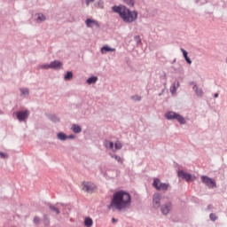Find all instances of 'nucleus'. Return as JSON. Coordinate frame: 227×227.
Instances as JSON below:
<instances>
[{
	"label": "nucleus",
	"instance_id": "1",
	"mask_svg": "<svg viewBox=\"0 0 227 227\" xmlns=\"http://www.w3.org/2000/svg\"><path fill=\"white\" fill-rule=\"evenodd\" d=\"M130 205H132V197L130 196V193L121 190L114 193L108 208L110 210H118L119 212H121V210L130 208Z\"/></svg>",
	"mask_w": 227,
	"mask_h": 227
},
{
	"label": "nucleus",
	"instance_id": "2",
	"mask_svg": "<svg viewBox=\"0 0 227 227\" xmlns=\"http://www.w3.org/2000/svg\"><path fill=\"white\" fill-rule=\"evenodd\" d=\"M112 10L114 13H119L121 19L127 24H132L137 20V12L129 11L125 5L114 6Z\"/></svg>",
	"mask_w": 227,
	"mask_h": 227
},
{
	"label": "nucleus",
	"instance_id": "3",
	"mask_svg": "<svg viewBox=\"0 0 227 227\" xmlns=\"http://www.w3.org/2000/svg\"><path fill=\"white\" fill-rule=\"evenodd\" d=\"M165 118L167 120H177V121H179V123H181V125H185V119L182 115H180L175 112L167 113L165 114Z\"/></svg>",
	"mask_w": 227,
	"mask_h": 227
},
{
	"label": "nucleus",
	"instance_id": "4",
	"mask_svg": "<svg viewBox=\"0 0 227 227\" xmlns=\"http://www.w3.org/2000/svg\"><path fill=\"white\" fill-rule=\"evenodd\" d=\"M153 187H154L156 191H168V189H169V184L161 183L160 179L154 178L153 183Z\"/></svg>",
	"mask_w": 227,
	"mask_h": 227
},
{
	"label": "nucleus",
	"instance_id": "5",
	"mask_svg": "<svg viewBox=\"0 0 227 227\" xmlns=\"http://www.w3.org/2000/svg\"><path fill=\"white\" fill-rule=\"evenodd\" d=\"M82 191H84L85 192H95V191H97V185H95V184L91 183V182H83L82 184Z\"/></svg>",
	"mask_w": 227,
	"mask_h": 227
},
{
	"label": "nucleus",
	"instance_id": "6",
	"mask_svg": "<svg viewBox=\"0 0 227 227\" xmlns=\"http://www.w3.org/2000/svg\"><path fill=\"white\" fill-rule=\"evenodd\" d=\"M201 181L203 182V184H205L206 185H207V187L211 189L216 187L215 181L207 176H202Z\"/></svg>",
	"mask_w": 227,
	"mask_h": 227
},
{
	"label": "nucleus",
	"instance_id": "7",
	"mask_svg": "<svg viewBox=\"0 0 227 227\" xmlns=\"http://www.w3.org/2000/svg\"><path fill=\"white\" fill-rule=\"evenodd\" d=\"M16 116L19 121H26L27 116H29V111H20L16 113Z\"/></svg>",
	"mask_w": 227,
	"mask_h": 227
},
{
	"label": "nucleus",
	"instance_id": "8",
	"mask_svg": "<svg viewBox=\"0 0 227 227\" xmlns=\"http://www.w3.org/2000/svg\"><path fill=\"white\" fill-rule=\"evenodd\" d=\"M178 176L184 178V180H186V182H193V180H196V177H194L192 175L187 174L184 171H179Z\"/></svg>",
	"mask_w": 227,
	"mask_h": 227
},
{
	"label": "nucleus",
	"instance_id": "9",
	"mask_svg": "<svg viewBox=\"0 0 227 227\" xmlns=\"http://www.w3.org/2000/svg\"><path fill=\"white\" fill-rule=\"evenodd\" d=\"M153 208H160V193L153 194Z\"/></svg>",
	"mask_w": 227,
	"mask_h": 227
},
{
	"label": "nucleus",
	"instance_id": "10",
	"mask_svg": "<svg viewBox=\"0 0 227 227\" xmlns=\"http://www.w3.org/2000/svg\"><path fill=\"white\" fill-rule=\"evenodd\" d=\"M172 207L173 206H172L171 202H167L166 204H164L161 207V213L164 215H168V214H169V212L171 211Z\"/></svg>",
	"mask_w": 227,
	"mask_h": 227
},
{
	"label": "nucleus",
	"instance_id": "11",
	"mask_svg": "<svg viewBox=\"0 0 227 227\" xmlns=\"http://www.w3.org/2000/svg\"><path fill=\"white\" fill-rule=\"evenodd\" d=\"M50 67L54 70H61V68H63V63L58 60H54L51 62Z\"/></svg>",
	"mask_w": 227,
	"mask_h": 227
},
{
	"label": "nucleus",
	"instance_id": "12",
	"mask_svg": "<svg viewBox=\"0 0 227 227\" xmlns=\"http://www.w3.org/2000/svg\"><path fill=\"white\" fill-rule=\"evenodd\" d=\"M87 27H93L95 26L96 27H100V25L98 24V21L91 19H87L86 21Z\"/></svg>",
	"mask_w": 227,
	"mask_h": 227
},
{
	"label": "nucleus",
	"instance_id": "13",
	"mask_svg": "<svg viewBox=\"0 0 227 227\" xmlns=\"http://www.w3.org/2000/svg\"><path fill=\"white\" fill-rule=\"evenodd\" d=\"M115 51L116 49L105 45L101 48V54H106V52H114Z\"/></svg>",
	"mask_w": 227,
	"mask_h": 227
},
{
	"label": "nucleus",
	"instance_id": "14",
	"mask_svg": "<svg viewBox=\"0 0 227 227\" xmlns=\"http://www.w3.org/2000/svg\"><path fill=\"white\" fill-rule=\"evenodd\" d=\"M181 51L183 52V56H184V58L185 61H186L189 65H191V64L192 63V60H191V59L188 57L189 52H187V51H185V50H184V49H182V48H181Z\"/></svg>",
	"mask_w": 227,
	"mask_h": 227
},
{
	"label": "nucleus",
	"instance_id": "15",
	"mask_svg": "<svg viewBox=\"0 0 227 227\" xmlns=\"http://www.w3.org/2000/svg\"><path fill=\"white\" fill-rule=\"evenodd\" d=\"M104 146H106L107 150H114V143L111 141L106 140L104 142Z\"/></svg>",
	"mask_w": 227,
	"mask_h": 227
},
{
	"label": "nucleus",
	"instance_id": "16",
	"mask_svg": "<svg viewBox=\"0 0 227 227\" xmlns=\"http://www.w3.org/2000/svg\"><path fill=\"white\" fill-rule=\"evenodd\" d=\"M84 226H93V219H91V217H85Z\"/></svg>",
	"mask_w": 227,
	"mask_h": 227
},
{
	"label": "nucleus",
	"instance_id": "17",
	"mask_svg": "<svg viewBox=\"0 0 227 227\" xmlns=\"http://www.w3.org/2000/svg\"><path fill=\"white\" fill-rule=\"evenodd\" d=\"M122 146L123 145H121V142L116 141L115 144H114V147L113 149V152H116L117 150H121Z\"/></svg>",
	"mask_w": 227,
	"mask_h": 227
},
{
	"label": "nucleus",
	"instance_id": "18",
	"mask_svg": "<svg viewBox=\"0 0 227 227\" xmlns=\"http://www.w3.org/2000/svg\"><path fill=\"white\" fill-rule=\"evenodd\" d=\"M35 17H36L37 22H43V20H45V17L42 13L35 14Z\"/></svg>",
	"mask_w": 227,
	"mask_h": 227
},
{
	"label": "nucleus",
	"instance_id": "19",
	"mask_svg": "<svg viewBox=\"0 0 227 227\" xmlns=\"http://www.w3.org/2000/svg\"><path fill=\"white\" fill-rule=\"evenodd\" d=\"M97 81H98V78L97 76H92L87 80V82L89 84H95V82H97Z\"/></svg>",
	"mask_w": 227,
	"mask_h": 227
},
{
	"label": "nucleus",
	"instance_id": "20",
	"mask_svg": "<svg viewBox=\"0 0 227 227\" xmlns=\"http://www.w3.org/2000/svg\"><path fill=\"white\" fill-rule=\"evenodd\" d=\"M111 157L112 159H115V160H117V162H119L120 164H123V158L114 154H111Z\"/></svg>",
	"mask_w": 227,
	"mask_h": 227
},
{
	"label": "nucleus",
	"instance_id": "21",
	"mask_svg": "<svg viewBox=\"0 0 227 227\" xmlns=\"http://www.w3.org/2000/svg\"><path fill=\"white\" fill-rule=\"evenodd\" d=\"M72 77H74V74L72 72L68 71L67 73V74L65 75L64 79L66 81H68V80L72 79Z\"/></svg>",
	"mask_w": 227,
	"mask_h": 227
},
{
	"label": "nucleus",
	"instance_id": "22",
	"mask_svg": "<svg viewBox=\"0 0 227 227\" xmlns=\"http://www.w3.org/2000/svg\"><path fill=\"white\" fill-rule=\"evenodd\" d=\"M72 129L75 134H79V132H81L82 130V129L78 125H73Z\"/></svg>",
	"mask_w": 227,
	"mask_h": 227
},
{
	"label": "nucleus",
	"instance_id": "23",
	"mask_svg": "<svg viewBox=\"0 0 227 227\" xmlns=\"http://www.w3.org/2000/svg\"><path fill=\"white\" fill-rule=\"evenodd\" d=\"M58 138L60 139V141H65L67 139V135H65L64 133H59Z\"/></svg>",
	"mask_w": 227,
	"mask_h": 227
},
{
	"label": "nucleus",
	"instance_id": "24",
	"mask_svg": "<svg viewBox=\"0 0 227 227\" xmlns=\"http://www.w3.org/2000/svg\"><path fill=\"white\" fill-rule=\"evenodd\" d=\"M124 3L128 4V6H134V0H124Z\"/></svg>",
	"mask_w": 227,
	"mask_h": 227
},
{
	"label": "nucleus",
	"instance_id": "25",
	"mask_svg": "<svg viewBox=\"0 0 227 227\" xmlns=\"http://www.w3.org/2000/svg\"><path fill=\"white\" fill-rule=\"evenodd\" d=\"M132 100H135V102H139L141 100V97L135 95L131 97Z\"/></svg>",
	"mask_w": 227,
	"mask_h": 227
},
{
	"label": "nucleus",
	"instance_id": "26",
	"mask_svg": "<svg viewBox=\"0 0 227 227\" xmlns=\"http://www.w3.org/2000/svg\"><path fill=\"white\" fill-rule=\"evenodd\" d=\"M51 210H52L53 212H56L57 215L59 214V209H58V207H54V206H51L50 207Z\"/></svg>",
	"mask_w": 227,
	"mask_h": 227
},
{
	"label": "nucleus",
	"instance_id": "27",
	"mask_svg": "<svg viewBox=\"0 0 227 227\" xmlns=\"http://www.w3.org/2000/svg\"><path fill=\"white\" fill-rule=\"evenodd\" d=\"M20 91L22 95H29V90L27 89H21Z\"/></svg>",
	"mask_w": 227,
	"mask_h": 227
},
{
	"label": "nucleus",
	"instance_id": "28",
	"mask_svg": "<svg viewBox=\"0 0 227 227\" xmlns=\"http://www.w3.org/2000/svg\"><path fill=\"white\" fill-rule=\"evenodd\" d=\"M196 93L199 97L203 96V90L201 89H196Z\"/></svg>",
	"mask_w": 227,
	"mask_h": 227
},
{
	"label": "nucleus",
	"instance_id": "29",
	"mask_svg": "<svg viewBox=\"0 0 227 227\" xmlns=\"http://www.w3.org/2000/svg\"><path fill=\"white\" fill-rule=\"evenodd\" d=\"M209 217L211 221H215L217 219V216L214 213L210 214Z\"/></svg>",
	"mask_w": 227,
	"mask_h": 227
},
{
	"label": "nucleus",
	"instance_id": "30",
	"mask_svg": "<svg viewBox=\"0 0 227 227\" xmlns=\"http://www.w3.org/2000/svg\"><path fill=\"white\" fill-rule=\"evenodd\" d=\"M41 68H44L45 70H49L51 68V64H45L41 66Z\"/></svg>",
	"mask_w": 227,
	"mask_h": 227
},
{
	"label": "nucleus",
	"instance_id": "31",
	"mask_svg": "<svg viewBox=\"0 0 227 227\" xmlns=\"http://www.w3.org/2000/svg\"><path fill=\"white\" fill-rule=\"evenodd\" d=\"M0 157H1V159H8V154H6L4 153H0Z\"/></svg>",
	"mask_w": 227,
	"mask_h": 227
},
{
	"label": "nucleus",
	"instance_id": "32",
	"mask_svg": "<svg viewBox=\"0 0 227 227\" xmlns=\"http://www.w3.org/2000/svg\"><path fill=\"white\" fill-rule=\"evenodd\" d=\"M95 0H86L87 6H90V3H94Z\"/></svg>",
	"mask_w": 227,
	"mask_h": 227
},
{
	"label": "nucleus",
	"instance_id": "33",
	"mask_svg": "<svg viewBox=\"0 0 227 227\" xmlns=\"http://www.w3.org/2000/svg\"><path fill=\"white\" fill-rule=\"evenodd\" d=\"M172 95H175L176 93V88L174 87V89L171 90Z\"/></svg>",
	"mask_w": 227,
	"mask_h": 227
},
{
	"label": "nucleus",
	"instance_id": "34",
	"mask_svg": "<svg viewBox=\"0 0 227 227\" xmlns=\"http://www.w3.org/2000/svg\"><path fill=\"white\" fill-rule=\"evenodd\" d=\"M34 222H35V223H40V218L35 217V218H34Z\"/></svg>",
	"mask_w": 227,
	"mask_h": 227
},
{
	"label": "nucleus",
	"instance_id": "35",
	"mask_svg": "<svg viewBox=\"0 0 227 227\" xmlns=\"http://www.w3.org/2000/svg\"><path fill=\"white\" fill-rule=\"evenodd\" d=\"M112 221H113V223H117L118 222V220H116L115 218H113Z\"/></svg>",
	"mask_w": 227,
	"mask_h": 227
},
{
	"label": "nucleus",
	"instance_id": "36",
	"mask_svg": "<svg viewBox=\"0 0 227 227\" xmlns=\"http://www.w3.org/2000/svg\"><path fill=\"white\" fill-rule=\"evenodd\" d=\"M217 97H219V94H218V93H215V98H217Z\"/></svg>",
	"mask_w": 227,
	"mask_h": 227
},
{
	"label": "nucleus",
	"instance_id": "37",
	"mask_svg": "<svg viewBox=\"0 0 227 227\" xmlns=\"http://www.w3.org/2000/svg\"><path fill=\"white\" fill-rule=\"evenodd\" d=\"M71 139L74 138V136L69 137Z\"/></svg>",
	"mask_w": 227,
	"mask_h": 227
},
{
	"label": "nucleus",
	"instance_id": "38",
	"mask_svg": "<svg viewBox=\"0 0 227 227\" xmlns=\"http://www.w3.org/2000/svg\"><path fill=\"white\" fill-rule=\"evenodd\" d=\"M87 227H91V226H87Z\"/></svg>",
	"mask_w": 227,
	"mask_h": 227
}]
</instances>
